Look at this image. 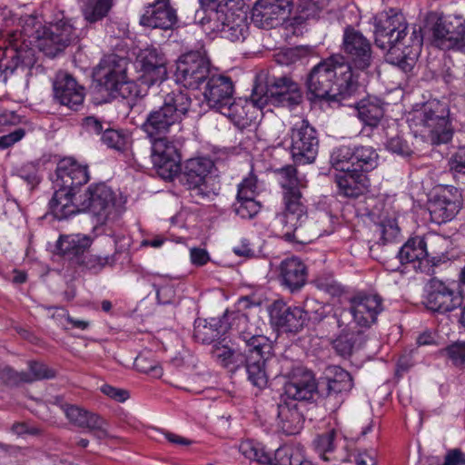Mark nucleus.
Here are the masks:
<instances>
[{"instance_id": "nucleus-64", "label": "nucleus", "mask_w": 465, "mask_h": 465, "mask_svg": "<svg viewBox=\"0 0 465 465\" xmlns=\"http://www.w3.org/2000/svg\"><path fill=\"white\" fill-rule=\"evenodd\" d=\"M224 368L230 369L235 371L241 367H244L246 373L248 374V360L244 354L240 351L232 350L230 353L228 362L226 361L223 365Z\"/></svg>"}, {"instance_id": "nucleus-52", "label": "nucleus", "mask_w": 465, "mask_h": 465, "mask_svg": "<svg viewBox=\"0 0 465 465\" xmlns=\"http://www.w3.org/2000/svg\"><path fill=\"white\" fill-rule=\"evenodd\" d=\"M113 0H88L83 9L84 18L90 23L102 20L112 7Z\"/></svg>"}, {"instance_id": "nucleus-1", "label": "nucleus", "mask_w": 465, "mask_h": 465, "mask_svg": "<svg viewBox=\"0 0 465 465\" xmlns=\"http://www.w3.org/2000/svg\"><path fill=\"white\" fill-rule=\"evenodd\" d=\"M408 25L402 14H381L375 24V45L388 51V60L404 72H410L421 52L423 35L414 25L408 36Z\"/></svg>"}, {"instance_id": "nucleus-62", "label": "nucleus", "mask_w": 465, "mask_h": 465, "mask_svg": "<svg viewBox=\"0 0 465 465\" xmlns=\"http://www.w3.org/2000/svg\"><path fill=\"white\" fill-rule=\"evenodd\" d=\"M448 165L451 173L465 175V147L459 148L451 154Z\"/></svg>"}, {"instance_id": "nucleus-19", "label": "nucleus", "mask_w": 465, "mask_h": 465, "mask_svg": "<svg viewBox=\"0 0 465 465\" xmlns=\"http://www.w3.org/2000/svg\"><path fill=\"white\" fill-rule=\"evenodd\" d=\"M317 393L318 385L313 373L302 368H296L285 382L283 393L280 397L302 405L305 402L313 401Z\"/></svg>"}, {"instance_id": "nucleus-6", "label": "nucleus", "mask_w": 465, "mask_h": 465, "mask_svg": "<svg viewBox=\"0 0 465 465\" xmlns=\"http://www.w3.org/2000/svg\"><path fill=\"white\" fill-rule=\"evenodd\" d=\"M411 122L415 127H420V132L427 135L431 144L447 143L452 138L449 107L439 100L424 103L413 112Z\"/></svg>"}, {"instance_id": "nucleus-58", "label": "nucleus", "mask_w": 465, "mask_h": 465, "mask_svg": "<svg viewBox=\"0 0 465 465\" xmlns=\"http://www.w3.org/2000/svg\"><path fill=\"white\" fill-rule=\"evenodd\" d=\"M26 374L30 380L28 383H31L43 379H52L55 376V371L44 363L30 361L29 371H26Z\"/></svg>"}, {"instance_id": "nucleus-46", "label": "nucleus", "mask_w": 465, "mask_h": 465, "mask_svg": "<svg viewBox=\"0 0 465 465\" xmlns=\"http://www.w3.org/2000/svg\"><path fill=\"white\" fill-rule=\"evenodd\" d=\"M373 233L378 237L377 243L385 245L394 241L400 233L396 218L383 217L374 224Z\"/></svg>"}, {"instance_id": "nucleus-15", "label": "nucleus", "mask_w": 465, "mask_h": 465, "mask_svg": "<svg viewBox=\"0 0 465 465\" xmlns=\"http://www.w3.org/2000/svg\"><path fill=\"white\" fill-rule=\"evenodd\" d=\"M341 50L346 64L360 71L367 70L372 63V46L371 41L352 25L343 30Z\"/></svg>"}, {"instance_id": "nucleus-63", "label": "nucleus", "mask_w": 465, "mask_h": 465, "mask_svg": "<svg viewBox=\"0 0 465 465\" xmlns=\"http://www.w3.org/2000/svg\"><path fill=\"white\" fill-rule=\"evenodd\" d=\"M304 53L302 47L287 48L276 55V61L281 64H292L299 61Z\"/></svg>"}, {"instance_id": "nucleus-14", "label": "nucleus", "mask_w": 465, "mask_h": 465, "mask_svg": "<svg viewBox=\"0 0 465 465\" xmlns=\"http://www.w3.org/2000/svg\"><path fill=\"white\" fill-rule=\"evenodd\" d=\"M211 63L200 51L181 55L176 64L175 81L189 89H201L212 74Z\"/></svg>"}, {"instance_id": "nucleus-7", "label": "nucleus", "mask_w": 465, "mask_h": 465, "mask_svg": "<svg viewBox=\"0 0 465 465\" xmlns=\"http://www.w3.org/2000/svg\"><path fill=\"white\" fill-rule=\"evenodd\" d=\"M22 34L11 31L0 39V78L5 82L15 72L28 74L35 63V51L21 40Z\"/></svg>"}, {"instance_id": "nucleus-12", "label": "nucleus", "mask_w": 465, "mask_h": 465, "mask_svg": "<svg viewBox=\"0 0 465 465\" xmlns=\"http://www.w3.org/2000/svg\"><path fill=\"white\" fill-rule=\"evenodd\" d=\"M239 451L248 460L262 465H312L304 458L301 449L292 446L278 448L273 459L263 446L253 440H243L239 445Z\"/></svg>"}, {"instance_id": "nucleus-38", "label": "nucleus", "mask_w": 465, "mask_h": 465, "mask_svg": "<svg viewBox=\"0 0 465 465\" xmlns=\"http://www.w3.org/2000/svg\"><path fill=\"white\" fill-rule=\"evenodd\" d=\"M354 104L359 119L370 127H377L384 115L382 104L376 97H367Z\"/></svg>"}, {"instance_id": "nucleus-53", "label": "nucleus", "mask_w": 465, "mask_h": 465, "mask_svg": "<svg viewBox=\"0 0 465 465\" xmlns=\"http://www.w3.org/2000/svg\"><path fill=\"white\" fill-rule=\"evenodd\" d=\"M283 210L297 213L307 214L306 199L303 197L301 189L282 192Z\"/></svg>"}, {"instance_id": "nucleus-20", "label": "nucleus", "mask_w": 465, "mask_h": 465, "mask_svg": "<svg viewBox=\"0 0 465 465\" xmlns=\"http://www.w3.org/2000/svg\"><path fill=\"white\" fill-rule=\"evenodd\" d=\"M432 23L429 28L431 44L440 49H452L462 30L463 20L458 16L440 15L433 14L428 17V24Z\"/></svg>"}, {"instance_id": "nucleus-18", "label": "nucleus", "mask_w": 465, "mask_h": 465, "mask_svg": "<svg viewBox=\"0 0 465 465\" xmlns=\"http://www.w3.org/2000/svg\"><path fill=\"white\" fill-rule=\"evenodd\" d=\"M80 194L79 205L82 212H89L98 217L99 221L106 220L114 207V193L104 183L91 184Z\"/></svg>"}, {"instance_id": "nucleus-35", "label": "nucleus", "mask_w": 465, "mask_h": 465, "mask_svg": "<svg viewBox=\"0 0 465 465\" xmlns=\"http://www.w3.org/2000/svg\"><path fill=\"white\" fill-rule=\"evenodd\" d=\"M259 108L251 98V101L239 99H232L228 104L219 111L222 114L228 117L239 128H245L249 126L253 119H255V109Z\"/></svg>"}, {"instance_id": "nucleus-22", "label": "nucleus", "mask_w": 465, "mask_h": 465, "mask_svg": "<svg viewBox=\"0 0 465 465\" xmlns=\"http://www.w3.org/2000/svg\"><path fill=\"white\" fill-rule=\"evenodd\" d=\"M137 61L141 66L140 81L150 87L154 84H163L167 79V60L163 52L151 46L140 51Z\"/></svg>"}, {"instance_id": "nucleus-40", "label": "nucleus", "mask_w": 465, "mask_h": 465, "mask_svg": "<svg viewBox=\"0 0 465 465\" xmlns=\"http://www.w3.org/2000/svg\"><path fill=\"white\" fill-rule=\"evenodd\" d=\"M364 342L365 337L361 331L344 330L332 341V347L341 357H348Z\"/></svg>"}, {"instance_id": "nucleus-16", "label": "nucleus", "mask_w": 465, "mask_h": 465, "mask_svg": "<svg viewBox=\"0 0 465 465\" xmlns=\"http://www.w3.org/2000/svg\"><path fill=\"white\" fill-rule=\"evenodd\" d=\"M463 205L460 191L454 186L436 190L428 201L430 221L441 224L453 220Z\"/></svg>"}, {"instance_id": "nucleus-13", "label": "nucleus", "mask_w": 465, "mask_h": 465, "mask_svg": "<svg viewBox=\"0 0 465 465\" xmlns=\"http://www.w3.org/2000/svg\"><path fill=\"white\" fill-rule=\"evenodd\" d=\"M290 152L295 164L305 165L315 162L320 140L316 129L308 120L294 124L290 131Z\"/></svg>"}, {"instance_id": "nucleus-51", "label": "nucleus", "mask_w": 465, "mask_h": 465, "mask_svg": "<svg viewBox=\"0 0 465 465\" xmlns=\"http://www.w3.org/2000/svg\"><path fill=\"white\" fill-rule=\"evenodd\" d=\"M232 211L242 219H252L261 211L262 204L253 197H237L232 203Z\"/></svg>"}, {"instance_id": "nucleus-37", "label": "nucleus", "mask_w": 465, "mask_h": 465, "mask_svg": "<svg viewBox=\"0 0 465 465\" xmlns=\"http://www.w3.org/2000/svg\"><path fill=\"white\" fill-rule=\"evenodd\" d=\"M227 15L228 19L225 22L221 37L231 42L243 41L249 33L246 12L242 9L237 11L231 9Z\"/></svg>"}, {"instance_id": "nucleus-21", "label": "nucleus", "mask_w": 465, "mask_h": 465, "mask_svg": "<svg viewBox=\"0 0 465 465\" xmlns=\"http://www.w3.org/2000/svg\"><path fill=\"white\" fill-rule=\"evenodd\" d=\"M149 151L154 169L163 180H172L181 172V156L167 140L151 142Z\"/></svg>"}, {"instance_id": "nucleus-43", "label": "nucleus", "mask_w": 465, "mask_h": 465, "mask_svg": "<svg viewBox=\"0 0 465 465\" xmlns=\"http://www.w3.org/2000/svg\"><path fill=\"white\" fill-rule=\"evenodd\" d=\"M219 321L212 319L211 322L197 319L194 322L193 338L196 341L203 344H210L214 342L223 334L222 326H219Z\"/></svg>"}, {"instance_id": "nucleus-33", "label": "nucleus", "mask_w": 465, "mask_h": 465, "mask_svg": "<svg viewBox=\"0 0 465 465\" xmlns=\"http://www.w3.org/2000/svg\"><path fill=\"white\" fill-rule=\"evenodd\" d=\"M279 280L291 292H297L307 281V268L297 257L283 260L280 264Z\"/></svg>"}, {"instance_id": "nucleus-2", "label": "nucleus", "mask_w": 465, "mask_h": 465, "mask_svg": "<svg viewBox=\"0 0 465 465\" xmlns=\"http://www.w3.org/2000/svg\"><path fill=\"white\" fill-rule=\"evenodd\" d=\"M308 94L314 100L351 106L359 89L350 66L340 54H332L314 65L307 75Z\"/></svg>"}, {"instance_id": "nucleus-47", "label": "nucleus", "mask_w": 465, "mask_h": 465, "mask_svg": "<svg viewBox=\"0 0 465 465\" xmlns=\"http://www.w3.org/2000/svg\"><path fill=\"white\" fill-rule=\"evenodd\" d=\"M336 435L337 431L334 429H331L328 431L317 435L312 441L315 452L324 461H330L332 460L331 455L335 450Z\"/></svg>"}, {"instance_id": "nucleus-26", "label": "nucleus", "mask_w": 465, "mask_h": 465, "mask_svg": "<svg viewBox=\"0 0 465 465\" xmlns=\"http://www.w3.org/2000/svg\"><path fill=\"white\" fill-rule=\"evenodd\" d=\"M54 97L64 106L78 111L84 100V88L68 73L60 71L53 83Z\"/></svg>"}, {"instance_id": "nucleus-61", "label": "nucleus", "mask_w": 465, "mask_h": 465, "mask_svg": "<svg viewBox=\"0 0 465 465\" xmlns=\"http://www.w3.org/2000/svg\"><path fill=\"white\" fill-rule=\"evenodd\" d=\"M17 175L27 183L31 188H35L40 182V178L38 176V169L36 165L32 163H28L21 166L17 170Z\"/></svg>"}, {"instance_id": "nucleus-4", "label": "nucleus", "mask_w": 465, "mask_h": 465, "mask_svg": "<svg viewBox=\"0 0 465 465\" xmlns=\"http://www.w3.org/2000/svg\"><path fill=\"white\" fill-rule=\"evenodd\" d=\"M162 105L153 108L146 115L142 130L150 138V143L166 140V136L181 129V124L187 115L192 99L181 87L166 92Z\"/></svg>"}, {"instance_id": "nucleus-24", "label": "nucleus", "mask_w": 465, "mask_h": 465, "mask_svg": "<svg viewBox=\"0 0 465 465\" xmlns=\"http://www.w3.org/2000/svg\"><path fill=\"white\" fill-rule=\"evenodd\" d=\"M463 298L443 282L431 279L424 301L426 307L436 312L445 313L461 306Z\"/></svg>"}, {"instance_id": "nucleus-50", "label": "nucleus", "mask_w": 465, "mask_h": 465, "mask_svg": "<svg viewBox=\"0 0 465 465\" xmlns=\"http://www.w3.org/2000/svg\"><path fill=\"white\" fill-rule=\"evenodd\" d=\"M117 254L118 252H115L113 255L102 257L86 252V253L78 260L77 264L94 273H97L105 266H113L117 260Z\"/></svg>"}, {"instance_id": "nucleus-56", "label": "nucleus", "mask_w": 465, "mask_h": 465, "mask_svg": "<svg viewBox=\"0 0 465 465\" xmlns=\"http://www.w3.org/2000/svg\"><path fill=\"white\" fill-rule=\"evenodd\" d=\"M0 380L8 386H19L30 381L26 371H17L8 365L0 367Z\"/></svg>"}, {"instance_id": "nucleus-9", "label": "nucleus", "mask_w": 465, "mask_h": 465, "mask_svg": "<svg viewBox=\"0 0 465 465\" xmlns=\"http://www.w3.org/2000/svg\"><path fill=\"white\" fill-rule=\"evenodd\" d=\"M127 59L116 54L107 56L101 63L103 75L100 84L113 98L128 99L141 95L137 84L127 77Z\"/></svg>"}, {"instance_id": "nucleus-36", "label": "nucleus", "mask_w": 465, "mask_h": 465, "mask_svg": "<svg viewBox=\"0 0 465 465\" xmlns=\"http://www.w3.org/2000/svg\"><path fill=\"white\" fill-rule=\"evenodd\" d=\"M91 238L81 234L61 236L56 243L59 252L76 263L91 246Z\"/></svg>"}, {"instance_id": "nucleus-25", "label": "nucleus", "mask_w": 465, "mask_h": 465, "mask_svg": "<svg viewBox=\"0 0 465 465\" xmlns=\"http://www.w3.org/2000/svg\"><path fill=\"white\" fill-rule=\"evenodd\" d=\"M382 298L378 294H358L350 299V312L354 322L368 329L376 323L378 315L383 311Z\"/></svg>"}, {"instance_id": "nucleus-55", "label": "nucleus", "mask_w": 465, "mask_h": 465, "mask_svg": "<svg viewBox=\"0 0 465 465\" xmlns=\"http://www.w3.org/2000/svg\"><path fill=\"white\" fill-rule=\"evenodd\" d=\"M281 174L280 184L282 192H289L301 189V181L297 176V169L293 165H286L279 170Z\"/></svg>"}, {"instance_id": "nucleus-29", "label": "nucleus", "mask_w": 465, "mask_h": 465, "mask_svg": "<svg viewBox=\"0 0 465 465\" xmlns=\"http://www.w3.org/2000/svg\"><path fill=\"white\" fill-rule=\"evenodd\" d=\"M234 85L231 77L212 74L204 84L203 96L211 108L220 111L232 99Z\"/></svg>"}, {"instance_id": "nucleus-60", "label": "nucleus", "mask_w": 465, "mask_h": 465, "mask_svg": "<svg viewBox=\"0 0 465 465\" xmlns=\"http://www.w3.org/2000/svg\"><path fill=\"white\" fill-rule=\"evenodd\" d=\"M385 146L390 152L403 157L410 156L412 153V150L407 141L399 134L390 137L387 140Z\"/></svg>"}, {"instance_id": "nucleus-28", "label": "nucleus", "mask_w": 465, "mask_h": 465, "mask_svg": "<svg viewBox=\"0 0 465 465\" xmlns=\"http://www.w3.org/2000/svg\"><path fill=\"white\" fill-rule=\"evenodd\" d=\"M139 23L143 27L166 31L173 29L178 16L170 0H154L145 6Z\"/></svg>"}, {"instance_id": "nucleus-17", "label": "nucleus", "mask_w": 465, "mask_h": 465, "mask_svg": "<svg viewBox=\"0 0 465 465\" xmlns=\"http://www.w3.org/2000/svg\"><path fill=\"white\" fill-rule=\"evenodd\" d=\"M213 166L210 159L203 157L189 159L185 163L180 181L197 200L209 199L213 194L207 185V177Z\"/></svg>"}, {"instance_id": "nucleus-45", "label": "nucleus", "mask_w": 465, "mask_h": 465, "mask_svg": "<svg viewBox=\"0 0 465 465\" xmlns=\"http://www.w3.org/2000/svg\"><path fill=\"white\" fill-rule=\"evenodd\" d=\"M331 216L326 212H319L314 214L305 225V242H312V239L321 237L331 232Z\"/></svg>"}, {"instance_id": "nucleus-23", "label": "nucleus", "mask_w": 465, "mask_h": 465, "mask_svg": "<svg viewBox=\"0 0 465 465\" xmlns=\"http://www.w3.org/2000/svg\"><path fill=\"white\" fill-rule=\"evenodd\" d=\"M290 0H258L252 10V22L259 28L269 29L288 17Z\"/></svg>"}, {"instance_id": "nucleus-31", "label": "nucleus", "mask_w": 465, "mask_h": 465, "mask_svg": "<svg viewBox=\"0 0 465 465\" xmlns=\"http://www.w3.org/2000/svg\"><path fill=\"white\" fill-rule=\"evenodd\" d=\"M338 172L334 175V183L339 195L358 198L368 191L370 179L366 174L351 168L348 171Z\"/></svg>"}, {"instance_id": "nucleus-30", "label": "nucleus", "mask_w": 465, "mask_h": 465, "mask_svg": "<svg viewBox=\"0 0 465 465\" xmlns=\"http://www.w3.org/2000/svg\"><path fill=\"white\" fill-rule=\"evenodd\" d=\"M65 415L72 423L87 429L98 440L112 438L107 430L108 422L97 413L71 405L65 409Z\"/></svg>"}, {"instance_id": "nucleus-44", "label": "nucleus", "mask_w": 465, "mask_h": 465, "mask_svg": "<svg viewBox=\"0 0 465 465\" xmlns=\"http://www.w3.org/2000/svg\"><path fill=\"white\" fill-rule=\"evenodd\" d=\"M333 377H327V396L349 392L353 387L352 377L347 371L341 367L333 366L330 369Z\"/></svg>"}, {"instance_id": "nucleus-10", "label": "nucleus", "mask_w": 465, "mask_h": 465, "mask_svg": "<svg viewBox=\"0 0 465 465\" xmlns=\"http://www.w3.org/2000/svg\"><path fill=\"white\" fill-rule=\"evenodd\" d=\"M244 354L248 360V381L259 389L268 384L267 363L273 354L272 341L261 333L244 342Z\"/></svg>"}, {"instance_id": "nucleus-39", "label": "nucleus", "mask_w": 465, "mask_h": 465, "mask_svg": "<svg viewBox=\"0 0 465 465\" xmlns=\"http://www.w3.org/2000/svg\"><path fill=\"white\" fill-rule=\"evenodd\" d=\"M426 252H428L426 260L433 265L448 260L449 250L451 242L449 237H445L436 232H428L424 234Z\"/></svg>"}, {"instance_id": "nucleus-57", "label": "nucleus", "mask_w": 465, "mask_h": 465, "mask_svg": "<svg viewBox=\"0 0 465 465\" xmlns=\"http://www.w3.org/2000/svg\"><path fill=\"white\" fill-rule=\"evenodd\" d=\"M258 195V179L257 176L251 172L247 177L237 186V197H253Z\"/></svg>"}, {"instance_id": "nucleus-34", "label": "nucleus", "mask_w": 465, "mask_h": 465, "mask_svg": "<svg viewBox=\"0 0 465 465\" xmlns=\"http://www.w3.org/2000/svg\"><path fill=\"white\" fill-rule=\"evenodd\" d=\"M308 215L282 211L275 217L276 224L282 230V237L289 242H304Z\"/></svg>"}, {"instance_id": "nucleus-42", "label": "nucleus", "mask_w": 465, "mask_h": 465, "mask_svg": "<svg viewBox=\"0 0 465 465\" xmlns=\"http://www.w3.org/2000/svg\"><path fill=\"white\" fill-rule=\"evenodd\" d=\"M102 143L109 149L121 154H126L132 146V138L130 134L121 129L107 127L101 136Z\"/></svg>"}, {"instance_id": "nucleus-54", "label": "nucleus", "mask_w": 465, "mask_h": 465, "mask_svg": "<svg viewBox=\"0 0 465 465\" xmlns=\"http://www.w3.org/2000/svg\"><path fill=\"white\" fill-rule=\"evenodd\" d=\"M134 367L137 371L154 377L162 375V368L150 352L140 353L134 360Z\"/></svg>"}, {"instance_id": "nucleus-8", "label": "nucleus", "mask_w": 465, "mask_h": 465, "mask_svg": "<svg viewBox=\"0 0 465 465\" xmlns=\"http://www.w3.org/2000/svg\"><path fill=\"white\" fill-rule=\"evenodd\" d=\"M77 39V29L71 19L65 17L64 11L54 10L48 26L38 38V48L45 55L55 57Z\"/></svg>"}, {"instance_id": "nucleus-32", "label": "nucleus", "mask_w": 465, "mask_h": 465, "mask_svg": "<svg viewBox=\"0 0 465 465\" xmlns=\"http://www.w3.org/2000/svg\"><path fill=\"white\" fill-rule=\"evenodd\" d=\"M302 405L280 397L277 403L278 425L286 435L298 434L303 427L304 416Z\"/></svg>"}, {"instance_id": "nucleus-48", "label": "nucleus", "mask_w": 465, "mask_h": 465, "mask_svg": "<svg viewBox=\"0 0 465 465\" xmlns=\"http://www.w3.org/2000/svg\"><path fill=\"white\" fill-rule=\"evenodd\" d=\"M229 11H231V8L227 6L210 10L205 13V15L199 21V24L203 26H206V30L219 33L221 36L224 29L225 22L228 19L227 14H229Z\"/></svg>"}, {"instance_id": "nucleus-5", "label": "nucleus", "mask_w": 465, "mask_h": 465, "mask_svg": "<svg viewBox=\"0 0 465 465\" xmlns=\"http://www.w3.org/2000/svg\"><path fill=\"white\" fill-rule=\"evenodd\" d=\"M252 99L259 109L268 104L292 107L302 101L299 84L287 75L276 74L273 70H262L256 75Z\"/></svg>"}, {"instance_id": "nucleus-11", "label": "nucleus", "mask_w": 465, "mask_h": 465, "mask_svg": "<svg viewBox=\"0 0 465 465\" xmlns=\"http://www.w3.org/2000/svg\"><path fill=\"white\" fill-rule=\"evenodd\" d=\"M379 153L370 145H342L331 153V164L336 171H348L349 168L366 173L379 165Z\"/></svg>"}, {"instance_id": "nucleus-59", "label": "nucleus", "mask_w": 465, "mask_h": 465, "mask_svg": "<svg viewBox=\"0 0 465 465\" xmlns=\"http://www.w3.org/2000/svg\"><path fill=\"white\" fill-rule=\"evenodd\" d=\"M444 351L451 362L459 367L465 368V342L457 341L444 349Z\"/></svg>"}, {"instance_id": "nucleus-3", "label": "nucleus", "mask_w": 465, "mask_h": 465, "mask_svg": "<svg viewBox=\"0 0 465 465\" xmlns=\"http://www.w3.org/2000/svg\"><path fill=\"white\" fill-rule=\"evenodd\" d=\"M89 179L87 165H81L71 158L59 162L55 181L57 189L49 202L54 218L64 220L82 212L79 205L80 191Z\"/></svg>"}, {"instance_id": "nucleus-27", "label": "nucleus", "mask_w": 465, "mask_h": 465, "mask_svg": "<svg viewBox=\"0 0 465 465\" xmlns=\"http://www.w3.org/2000/svg\"><path fill=\"white\" fill-rule=\"evenodd\" d=\"M272 322L285 332L301 331L309 321V315L300 306H289L282 301H275L270 312Z\"/></svg>"}, {"instance_id": "nucleus-49", "label": "nucleus", "mask_w": 465, "mask_h": 465, "mask_svg": "<svg viewBox=\"0 0 465 465\" xmlns=\"http://www.w3.org/2000/svg\"><path fill=\"white\" fill-rule=\"evenodd\" d=\"M230 329L235 332L243 342L250 341L254 335L259 333L255 325L250 322L248 316L244 313H237L230 322Z\"/></svg>"}, {"instance_id": "nucleus-41", "label": "nucleus", "mask_w": 465, "mask_h": 465, "mask_svg": "<svg viewBox=\"0 0 465 465\" xmlns=\"http://www.w3.org/2000/svg\"><path fill=\"white\" fill-rule=\"evenodd\" d=\"M426 250L424 235H415L401 247L397 256L402 264L421 262L427 258Z\"/></svg>"}]
</instances>
